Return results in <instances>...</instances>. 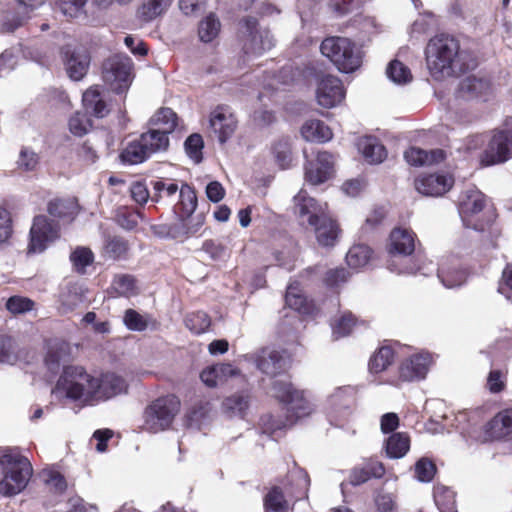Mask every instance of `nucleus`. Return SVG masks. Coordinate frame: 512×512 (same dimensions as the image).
<instances>
[{"instance_id":"1","label":"nucleus","mask_w":512,"mask_h":512,"mask_svg":"<svg viewBox=\"0 0 512 512\" xmlns=\"http://www.w3.org/2000/svg\"><path fill=\"white\" fill-rule=\"evenodd\" d=\"M425 52L428 70L436 80L457 76L477 65L471 54L460 48L459 41L447 34L431 38Z\"/></svg>"},{"instance_id":"2","label":"nucleus","mask_w":512,"mask_h":512,"mask_svg":"<svg viewBox=\"0 0 512 512\" xmlns=\"http://www.w3.org/2000/svg\"><path fill=\"white\" fill-rule=\"evenodd\" d=\"M0 468L3 474L0 480V494L5 497L21 493L33 475L30 460L21 453L18 447H7L2 451Z\"/></svg>"},{"instance_id":"3","label":"nucleus","mask_w":512,"mask_h":512,"mask_svg":"<svg viewBox=\"0 0 512 512\" xmlns=\"http://www.w3.org/2000/svg\"><path fill=\"white\" fill-rule=\"evenodd\" d=\"M322 55L341 72L350 73L361 66V50L349 38L331 36L322 40Z\"/></svg>"},{"instance_id":"4","label":"nucleus","mask_w":512,"mask_h":512,"mask_svg":"<svg viewBox=\"0 0 512 512\" xmlns=\"http://www.w3.org/2000/svg\"><path fill=\"white\" fill-rule=\"evenodd\" d=\"M181 401L175 394H167L153 400L143 412L144 427L151 433L168 429L180 412Z\"/></svg>"},{"instance_id":"5","label":"nucleus","mask_w":512,"mask_h":512,"mask_svg":"<svg viewBox=\"0 0 512 512\" xmlns=\"http://www.w3.org/2000/svg\"><path fill=\"white\" fill-rule=\"evenodd\" d=\"M274 397L287 409V421L291 424L311 413L310 402L304 391L297 389L289 377L276 379L272 383Z\"/></svg>"},{"instance_id":"6","label":"nucleus","mask_w":512,"mask_h":512,"mask_svg":"<svg viewBox=\"0 0 512 512\" xmlns=\"http://www.w3.org/2000/svg\"><path fill=\"white\" fill-rule=\"evenodd\" d=\"M301 135L307 142L303 148L305 179L312 185L320 184V121L309 120L301 127Z\"/></svg>"},{"instance_id":"7","label":"nucleus","mask_w":512,"mask_h":512,"mask_svg":"<svg viewBox=\"0 0 512 512\" xmlns=\"http://www.w3.org/2000/svg\"><path fill=\"white\" fill-rule=\"evenodd\" d=\"M133 63L127 56L119 54L106 59L102 64L103 81L117 93H125L132 82Z\"/></svg>"},{"instance_id":"8","label":"nucleus","mask_w":512,"mask_h":512,"mask_svg":"<svg viewBox=\"0 0 512 512\" xmlns=\"http://www.w3.org/2000/svg\"><path fill=\"white\" fill-rule=\"evenodd\" d=\"M91 375L81 366H65L63 373L59 377L56 388L63 390L67 398L77 401L85 398L90 399V386L92 385Z\"/></svg>"},{"instance_id":"9","label":"nucleus","mask_w":512,"mask_h":512,"mask_svg":"<svg viewBox=\"0 0 512 512\" xmlns=\"http://www.w3.org/2000/svg\"><path fill=\"white\" fill-rule=\"evenodd\" d=\"M241 24L245 28L242 51L245 55L259 56L274 46V39L269 30H259L255 17H245Z\"/></svg>"},{"instance_id":"10","label":"nucleus","mask_w":512,"mask_h":512,"mask_svg":"<svg viewBox=\"0 0 512 512\" xmlns=\"http://www.w3.org/2000/svg\"><path fill=\"white\" fill-rule=\"evenodd\" d=\"M60 237V226L46 215H37L33 219L30 229L28 251L32 253L43 252L49 243Z\"/></svg>"},{"instance_id":"11","label":"nucleus","mask_w":512,"mask_h":512,"mask_svg":"<svg viewBox=\"0 0 512 512\" xmlns=\"http://www.w3.org/2000/svg\"><path fill=\"white\" fill-rule=\"evenodd\" d=\"M512 156V127L497 129L485 149L482 162L485 165L503 163Z\"/></svg>"},{"instance_id":"12","label":"nucleus","mask_w":512,"mask_h":512,"mask_svg":"<svg viewBox=\"0 0 512 512\" xmlns=\"http://www.w3.org/2000/svg\"><path fill=\"white\" fill-rule=\"evenodd\" d=\"M90 399L107 400L126 392V381L115 373H104L99 378L91 375Z\"/></svg>"},{"instance_id":"13","label":"nucleus","mask_w":512,"mask_h":512,"mask_svg":"<svg viewBox=\"0 0 512 512\" xmlns=\"http://www.w3.org/2000/svg\"><path fill=\"white\" fill-rule=\"evenodd\" d=\"M257 367L264 374L277 377L290 369L291 358L285 350L265 348L257 359Z\"/></svg>"},{"instance_id":"14","label":"nucleus","mask_w":512,"mask_h":512,"mask_svg":"<svg viewBox=\"0 0 512 512\" xmlns=\"http://www.w3.org/2000/svg\"><path fill=\"white\" fill-rule=\"evenodd\" d=\"M209 123L220 143H225L237 128L235 116L224 106H217L211 112Z\"/></svg>"},{"instance_id":"15","label":"nucleus","mask_w":512,"mask_h":512,"mask_svg":"<svg viewBox=\"0 0 512 512\" xmlns=\"http://www.w3.org/2000/svg\"><path fill=\"white\" fill-rule=\"evenodd\" d=\"M81 211L76 197L54 198L47 204L48 214L63 224H71Z\"/></svg>"},{"instance_id":"16","label":"nucleus","mask_w":512,"mask_h":512,"mask_svg":"<svg viewBox=\"0 0 512 512\" xmlns=\"http://www.w3.org/2000/svg\"><path fill=\"white\" fill-rule=\"evenodd\" d=\"M453 183L450 175L430 174L418 177L415 180V188L425 196L438 197L449 191Z\"/></svg>"},{"instance_id":"17","label":"nucleus","mask_w":512,"mask_h":512,"mask_svg":"<svg viewBox=\"0 0 512 512\" xmlns=\"http://www.w3.org/2000/svg\"><path fill=\"white\" fill-rule=\"evenodd\" d=\"M512 434V409H505L497 413L492 420L484 426L483 441L500 440Z\"/></svg>"},{"instance_id":"18","label":"nucleus","mask_w":512,"mask_h":512,"mask_svg":"<svg viewBox=\"0 0 512 512\" xmlns=\"http://www.w3.org/2000/svg\"><path fill=\"white\" fill-rule=\"evenodd\" d=\"M297 200V211L298 216L301 220V223L307 224L308 226L314 228L316 233L317 240H320V226H319V214H318V204L317 200L311 197L306 196L305 193L300 192L296 197Z\"/></svg>"},{"instance_id":"19","label":"nucleus","mask_w":512,"mask_h":512,"mask_svg":"<svg viewBox=\"0 0 512 512\" xmlns=\"http://www.w3.org/2000/svg\"><path fill=\"white\" fill-rule=\"evenodd\" d=\"M178 198V202L173 206V211L178 219L188 220L195 212L198 204L195 188L186 182H182Z\"/></svg>"},{"instance_id":"20","label":"nucleus","mask_w":512,"mask_h":512,"mask_svg":"<svg viewBox=\"0 0 512 512\" xmlns=\"http://www.w3.org/2000/svg\"><path fill=\"white\" fill-rule=\"evenodd\" d=\"M286 305L303 316H310L315 311V304L302 292L298 281L291 282L285 294Z\"/></svg>"},{"instance_id":"21","label":"nucleus","mask_w":512,"mask_h":512,"mask_svg":"<svg viewBox=\"0 0 512 512\" xmlns=\"http://www.w3.org/2000/svg\"><path fill=\"white\" fill-rule=\"evenodd\" d=\"M491 90V83L485 77L470 75L464 78L458 88L459 96L466 100L485 97Z\"/></svg>"},{"instance_id":"22","label":"nucleus","mask_w":512,"mask_h":512,"mask_svg":"<svg viewBox=\"0 0 512 512\" xmlns=\"http://www.w3.org/2000/svg\"><path fill=\"white\" fill-rule=\"evenodd\" d=\"M484 205L485 196L475 188L466 189L458 199V210L463 221L482 211Z\"/></svg>"},{"instance_id":"23","label":"nucleus","mask_w":512,"mask_h":512,"mask_svg":"<svg viewBox=\"0 0 512 512\" xmlns=\"http://www.w3.org/2000/svg\"><path fill=\"white\" fill-rule=\"evenodd\" d=\"M344 97V86L339 78L333 75L322 76V107H335Z\"/></svg>"},{"instance_id":"24","label":"nucleus","mask_w":512,"mask_h":512,"mask_svg":"<svg viewBox=\"0 0 512 512\" xmlns=\"http://www.w3.org/2000/svg\"><path fill=\"white\" fill-rule=\"evenodd\" d=\"M429 366V358L415 355L405 360L400 366V378L404 381L421 380L425 378Z\"/></svg>"},{"instance_id":"25","label":"nucleus","mask_w":512,"mask_h":512,"mask_svg":"<svg viewBox=\"0 0 512 512\" xmlns=\"http://www.w3.org/2000/svg\"><path fill=\"white\" fill-rule=\"evenodd\" d=\"M415 250L414 234L407 229L396 228L390 234L389 253L407 256Z\"/></svg>"},{"instance_id":"26","label":"nucleus","mask_w":512,"mask_h":512,"mask_svg":"<svg viewBox=\"0 0 512 512\" xmlns=\"http://www.w3.org/2000/svg\"><path fill=\"white\" fill-rule=\"evenodd\" d=\"M150 185L151 201L154 203H171L180 190L177 181L169 178L152 180Z\"/></svg>"},{"instance_id":"27","label":"nucleus","mask_w":512,"mask_h":512,"mask_svg":"<svg viewBox=\"0 0 512 512\" xmlns=\"http://www.w3.org/2000/svg\"><path fill=\"white\" fill-rule=\"evenodd\" d=\"M71 353L70 344L63 339H50L47 342L45 364L49 370H57L62 361H66Z\"/></svg>"},{"instance_id":"28","label":"nucleus","mask_w":512,"mask_h":512,"mask_svg":"<svg viewBox=\"0 0 512 512\" xmlns=\"http://www.w3.org/2000/svg\"><path fill=\"white\" fill-rule=\"evenodd\" d=\"M357 147L359 152L371 164L381 163L387 156L385 147L377 138L372 136L359 139Z\"/></svg>"},{"instance_id":"29","label":"nucleus","mask_w":512,"mask_h":512,"mask_svg":"<svg viewBox=\"0 0 512 512\" xmlns=\"http://www.w3.org/2000/svg\"><path fill=\"white\" fill-rule=\"evenodd\" d=\"M178 120V115L172 108L162 107L150 118L149 124L169 137L178 126Z\"/></svg>"},{"instance_id":"30","label":"nucleus","mask_w":512,"mask_h":512,"mask_svg":"<svg viewBox=\"0 0 512 512\" xmlns=\"http://www.w3.org/2000/svg\"><path fill=\"white\" fill-rule=\"evenodd\" d=\"M151 154L141 138L128 142L126 147L120 153V159L124 164L136 165L143 163Z\"/></svg>"},{"instance_id":"31","label":"nucleus","mask_w":512,"mask_h":512,"mask_svg":"<svg viewBox=\"0 0 512 512\" xmlns=\"http://www.w3.org/2000/svg\"><path fill=\"white\" fill-rule=\"evenodd\" d=\"M82 101L86 111L96 118H103L109 113L107 103L102 99L98 89L89 88L86 90Z\"/></svg>"},{"instance_id":"32","label":"nucleus","mask_w":512,"mask_h":512,"mask_svg":"<svg viewBox=\"0 0 512 512\" xmlns=\"http://www.w3.org/2000/svg\"><path fill=\"white\" fill-rule=\"evenodd\" d=\"M142 142L147 146L150 154L164 152L169 148L170 140L160 129L150 128L140 135Z\"/></svg>"},{"instance_id":"33","label":"nucleus","mask_w":512,"mask_h":512,"mask_svg":"<svg viewBox=\"0 0 512 512\" xmlns=\"http://www.w3.org/2000/svg\"><path fill=\"white\" fill-rule=\"evenodd\" d=\"M263 506L265 512H288L289 502L282 489L273 486L264 496Z\"/></svg>"},{"instance_id":"34","label":"nucleus","mask_w":512,"mask_h":512,"mask_svg":"<svg viewBox=\"0 0 512 512\" xmlns=\"http://www.w3.org/2000/svg\"><path fill=\"white\" fill-rule=\"evenodd\" d=\"M221 23L215 13H209L199 22L198 35L202 42H212L220 33Z\"/></svg>"},{"instance_id":"35","label":"nucleus","mask_w":512,"mask_h":512,"mask_svg":"<svg viewBox=\"0 0 512 512\" xmlns=\"http://www.w3.org/2000/svg\"><path fill=\"white\" fill-rule=\"evenodd\" d=\"M410 448V439L406 433H394L386 440V453L390 458H402Z\"/></svg>"},{"instance_id":"36","label":"nucleus","mask_w":512,"mask_h":512,"mask_svg":"<svg viewBox=\"0 0 512 512\" xmlns=\"http://www.w3.org/2000/svg\"><path fill=\"white\" fill-rule=\"evenodd\" d=\"M342 230L332 216L322 213V246L333 247L338 242Z\"/></svg>"},{"instance_id":"37","label":"nucleus","mask_w":512,"mask_h":512,"mask_svg":"<svg viewBox=\"0 0 512 512\" xmlns=\"http://www.w3.org/2000/svg\"><path fill=\"white\" fill-rule=\"evenodd\" d=\"M172 0H146L138 9V17L149 22L164 13Z\"/></svg>"},{"instance_id":"38","label":"nucleus","mask_w":512,"mask_h":512,"mask_svg":"<svg viewBox=\"0 0 512 512\" xmlns=\"http://www.w3.org/2000/svg\"><path fill=\"white\" fill-rule=\"evenodd\" d=\"M310 479L305 473L292 474L289 478V488L287 495L294 501L307 497Z\"/></svg>"},{"instance_id":"39","label":"nucleus","mask_w":512,"mask_h":512,"mask_svg":"<svg viewBox=\"0 0 512 512\" xmlns=\"http://www.w3.org/2000/svg\"><path fill=\"white\" fill-rule=\"evenodd\" d=\"M249 407V395L245 393H235L226 397L222 402V408L229 415L244 416Z\"/></svg>"},{"instance_id":"40","label":"nucleus","mask_w":512,"mask_h":512,"mask_svg":"<svg viewBox=\"0 0 512 512\" xmlns=\"http://www.w3.org/2000/svg\"><path fill=\"white\" fill-rule=\"evenodd\" d=\"M434 501L440 512H457L455 493L449 487H435Z\"/></svg>"},{"instance_id":"41","label":"nucleus","mask_w":512,"mask_h":512,"mask_svg":"<svg viewBox=\"0 0 512 512\" xmlns=\"http://www.w3.org/2000/svg\"><path fill=\"white\" fill-rule=\"evenodd\" d=\"M372 255V250L365 244L353 245L346 254L347 264L352 268L365 266Z\"/></svg>"},{"instance_id":"42","label":"nucleus","mask_w":512,"mask_h":512,"mask_svg":"<svg viewBox=\"0 0 512 512\" xmlns=\"http://www.w3.org/2000/svg\"><path fill=\"white\" fill-rule=\"evenodd\" d=\"M184 322L185 326L195 334H202L211 326L210 316L203 311H196L187 314Z\"/></svg>"},{"instance_id":"43","label":"nucleus","mask_w":512,"mask_h":512,"mask_svg":"<svg viewBox=\"0 0 512 512\" xmlns=\"http://www.w3.org/2000/svg\"><path fill=\"white\" fill-rule=\"evenodd\" d=\"M128 252L129 243L121 236L110 237L105 243V253L113 260L125 259Z\"/></svg>"},{"instance_id":"44","label":"nucleus","mask_w":512,"mask_h":512,"mask_svg":"<svg viewBox=\"0 0 512 512\" xmlns=\"http://www.w3.org/2000/svg\"><path fill=\"white\" fill-rule=\"evenodd\" d=\"M364 0H327V9L335 17H344L358 10Z\"/></svg>"},{"instance_id":"45","label":"nucleus","mask_w":512,"mask_h":512,"mask_svg":"<svg viewBox=\"0 0 512 512\" xmlns=\"http://www.w3.org/2000/svg\"><path fill=\"white\" fill-rule=\"evenodd\" d=\"M89 60L86 56H79L72 53L66 62V69L69 77L73 80L82 79L88 69Z\"/></svg>"},{"instance_id":"46","label":"nucleus","mask_w":512,"mask_h":512,"mask_svg":"<svg viewBox=\"0 0 512 512\" xmlns=\"http://www.w3.org/2000/svg\"><path fill=\"white\" fill-rule=\"evenodd\" d=\"M356 324V318L351 312L343 313L331 322L332 334L335 339L348 336Z\"/></svg>"},{"instance_id":"47","label":"nucleus","mask_w":512,"mask_h":512,"mask_svg":"<svg viewBox=\"0 0 512 512\" xmlns=\"http://www.w3.org/2000/svg\"><path fill=\"white\" fill-rule=\"evenodd\" d=\"M204 141L199 133H193L184 142V149L190 159L196 164L203 160Z\"/></svg>"},{"instance_id":"48","label":"nucleus","mask_w":512,"mask_h":512,"mask_svg":"<svg viewBox=\"0 0 512 512\" xmlns=\"http://www.w3.org/2000/svg\"><path fill=\"white\" fill-rule=\"evenodd\" d=\"M394 353L390 347L380 348L370 359L369 369L373 373L385 370L393 361Z\"/></svg>"},{"instance_id":"49","label":"nucleus","mask_w":512,"mask_h":512,"mask_svg":"<svg viewBox=\"0 0 512 512\" xmlns=\"http://www.w3.org/2000/svg\"><path fill=\"white\" fill-rule=\"evenodd\" d=\"M272 152L275 157V161L282 169L289 167L292 160V152L288 139L282 138L276 141L272 146Z\"/></svg>"},{"instance_id":"50","label":"nucleus","mask_w":512,"mask_h":512,"mask_svg":"<svg viewBox=\"0 0 512 512\" xmlns=\"http://www.w3.org/2000/svg\"><path fill=\"white\" fill-rule=\"evenodd\" d=\"M141 215L140 213L129 207H120L117 210L115 220L117 224L126 230H133L137 227Z\"/></svg>"},{"instance_id":"51","label":"nucleus","mask_w":512,"mask_h":512,"mask_svg":"<svg viewBox=\"0 0 512 512\" xmlns=\"http://www.w3.org/2000/svg\"><path fill=\"white\" fill-rule=\"evenodd\" d=\"M70 260L79 273H84L85 268L94 261L93 252L86 247H77L70 255Z\"/></svg>"},{"instance_id":"52","label":"nucleus","mask_w":512,"mask_h":512,"mask_svg":"<svg viewBox=\"0 0 512 512\" xmlns=\"http://www.w3.org/2000/svg\"><path fill=\"white\" fill-rule=\"evenodd\" d=\"M386 73L387 76L397 84H406L412 79L409 68L398 60H394L389 64Z\"/></svg>"},{"instance_id":"53","label":"nucleus","mask_w":512,"mask_h":512,"mask_svg":"<svg viewBox=\"0 0 512 512\" xmlns=\"http://www.w3.org/2000/svg\"><path fill=\"white\" fill-rule=\"evenodd\" d=\"M40 157L29 147H22L17 160V167L24 172L35 171L39 165Z\"/></svg>"},{"instance_id":"54","label":"nucleus","mask_w":512,"mask_h":512,"mask_svg":"<svg viewBox=\"0 0 512 512\" xmlns=\"http://www.w3.org/2000/svg\"><path fill=\"white\" fill-rule=\"evenodd\" d=\"M112 288L118 296L127 297L132 294L136 288L135 277L130 274L116 275L112 281Z\"/></svg>"},{"instance_id":"55","label":"nucleus","mask_w":512,"mask_h":512,"mask_svg":"<svg viewBox=\"0 0 512 512\" xmlns=\"http://www.w3.org/2000/svg\"><path fill=\"white\" fill-rule=\"evenodd\" d=\"M5 307L10 313L17 315L33 310L35 302L28 297L14 295L8 298Z\"/></svg>"},{"instance_id":"56","label":"nucleus","mask_w":512,"mask_h":512,"mask_svg":"<svg viewBox=\"0 0 512 512\" xmlns=\"http://www.w3.org/2000/svg\"><path fill=\"white\" fill-rule=\"evenodd\" d=\"M350 278V273L345 268L330 269L325 273L324 283L327 287L335 290L345 284Z\"/></svg>"},{"instance_id":"57","label":"nucleus","mask_w":512,"mask_h":512,"mask_svg":"<svg viewBox=\"0 0 512 512\" xmlns=\"http://www.w3.org/2000/svg\"><path fill=\"white\" fill-rule=\"evenodd\" d=\"M91 127L92 122L86 114L77 112L69 119V130L75 136L85 135Z\"/></svg>"},{"instance_id":"58","label":"nucleus","mask_w":512,"mask_h":512,"mask_svg":"<svg viewBox=\"0 0 512 512\" xmlns=\"http://www.w3.org/2000/svg\"><path fill=\"white\" fill-rule=\"evenodd\" d=\"M123 322L127 329L131 331H144L148 323L146 319L134 309H127L124 313Z\"/></svg>"},{"instance_id":"59","label":"nucleus","mask_w":512,"mask_h":512,"mask_svg":"<svg viewBox=\"0 0 512 512\" xmlns=\"http://www.w3.org/2000/svg\"><path fill=\"white\" fill-rule=\"evenodd\" d=\"M435 472V464L426 458H421L415 464V475L421 482H430L433 479Z\"/></svg>"},{"instance_id":"60","label":"nucleus","mask_w":512,"mask_h":512,"mask_svg":"<svg viewBox=\"0 0 512 512\" xmlns=\"http://www.w3.org/2000/svg\"><path fill=\"white\" fill-rule=\"evenodd\" d=\"M378 512H395L397 508L396 496L392 493L380 491L375 497Z\"/></svg>"},{"instance_id":"61","label":"nucleus","mask_w":512,"mask_h":512,"mask_svg":"<svg viewBox=\"0 0 512 512\" xmlns=\"http://www.w3.org/2000/svg\"><path fill=\"white\" fill-rule=\"evenodd\" d=\"M130 192L132 199L140 205L145 204L148 199H151V192L143 182H134L131 185Z\"/></svg>"},{"instance_id":"62","label":"nucleus","mask_w":512,"mask_h":512,"mask_svg":"<svg viewBox=\"0 0 512 512\" xmlns=\"http://www.w3.org/2000/svg\"><path fill=\"white\" fill-rule=\"evenodd\" d=\"M12 234V221L10 212L0 207V243L7 241Z\"/></svg>"},{"instance_id":"63","label":"nucleus","mask_w":512,"mask_h":512,"mask_svg":"<svg viewBox=\"0 0 512 512\" xmlns=\"http://www.w3.org/2000/svg\"><path fill=\"white\" fill-rule=\"evenodd\" d=\"M205 0H179V9L186 16H197L205 6Z\"/></svg>"},{"instance_id":"64","label":"nucleus","mask_w":512,"mask_h":512,"mask_svg":"<svg viewBox=\"0 0 512 512\" xmlns=\"http://www.w3.org/2000/svg\"><path fill=\"white\" fill-rule=\"evenodd\" d=\"M184 222L186 233H188L189 238L196 236L200 230L202 229L205 223V216L200 213L195 216H191L188 220L179 219Z\"/></svg>"}]
</instances>
